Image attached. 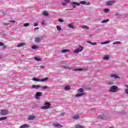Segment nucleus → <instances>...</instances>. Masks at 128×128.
<instances>
[{
    "label": "nucleus",
    "instance_id": "nucleus-1",
    "mask_svg": "<svg viewBox=\"0 0 128 128\" xmlns=\"http://www.w3.org/2000/svg\"><path fill=\"white\" fill-rule=\"evenodd\" d=\"M62 68L66 70H72L74 72H86V70L84 68H74L68 65H62Z\"/></svg>",
    "mask_w": 128,
    "mask_h": 128
},
{
    "label": "nucleus",
    "instance_id": "nucleus-2",
    "mask_svg": "<svg viewBox=\"0 0 128 128\" xmlns=\"http://www.w3.org/2000/svg\"><path fill=\"white\" fill-rule=\"evenodd\" d=\"M84 46L79 45L78 48L74 51V54H78L79 52H82L84 50Z\"/></svg>",
    "mask_w": 128,
    "mask_h": 128
},
{
    "label": "nucleus",
    "instance_id": "nucleus-3",
    "mask_svg": "<svg viewBox=\"0 0 128 128\" xmlns=\"http://www.w3.org/2000/svg\"><path fill=\"white\" fill-rule=\"evenodd\" d=\"M42 110H48L50 108V104L48 102L44 103V106L41 107Z\"/></svg>",
    "mask_w": 128,
    "mask_h": 128
},
{
    "label": "nucleus",
    "instance_id": "nucleus-4",
    "mask_svg": "<svg viewBox=\"0 0 128 128\" xmlns=\"http://www.w3.org/2000/svg\"><path fill=\"white\" fill-rule=\"evenodd\" d=\"M118 86H113L110 87L109 92H116V90H118Z\"/></svg>",
    "mask_w": 128,
    "mask_h": 128
},
{
    "label": "nucleus",
    "instance_id": "nucleus-5",
    "mask_svg": "<svg viewBox=\"0 0 128 128\" xmlns=\"http://www.w3.org/2000/svg\"><path fill=\"white\" fill-rule=\"evenodd\" d=\"M48 80V78H46L42 79V80H40V79H38V78H32V80H34V82H46V80Z\"/></svg>",
    "mask_w": 128,
    "mask_h": 128
},
{
    "label": "nucleus",
    "instance_id": "nucleus-6",
    "mask_svg": "<svg viewBox=\"0 0 128 128\" xmlns=\"http://www.w3.org/2000/svg\"><path fill=\"white\" fill-rule=\"evenodd\" d=\"M42 96V92H36L35 94L34 98L36 100H40Z\"/></svg>",
    "mask_w": 128,
    "mask_h": 128
},
{
    "label": "nucleus",
    "instance_id": "nucleus-7",
    "mask_svg": "<svg viewBox=\"0 0 128 128\" xmlns=\"http://www.w3.org/2000/svg\"><path fill=\"white\" fill-rule=\"evenodd\" d=\"M110 55H104L102 57V60H106V62L110 60Z\"/></svg>",
    "mask_w": 128,
    "mask_h": 128
},
{
    "label": "nucleus",
    "instance_id": "nucleus-8",
    "mask_svg": "<svg viewBox=\"0 0 128 128\" xmlns=\"http://www.w3.org/2000/svg\"><path fill=\"white\" fill-rule=\"evenodd\" d=\"M8 114V110H0V114L2 116H6V114Z\"/></svg>",
    "mask_w": 128,
    "mask_h": 128
},
{
    "label": "nucleus",
    "instance_id": "nucleus-9",
    "mask_svg": "<svg viewBox=\"0 0 128 128\" xmlns=\"http://www.w3.org/2000/svg\"><path fill=\"white\" fill-rule=\"evenodd\" d=\"M110 78H113L116 80V78H120L116 74H112L110 75Z\"/></svg>",
    "mask_w": 128,
    "mask_h": 128
},
{
    "label": "nucleus",
    "instance_id": "nucleus-10",
    "mask_svg": "<svg viewBox=\"0 0 128 128\" xmlns=\"http://www.w3.org/2000/svg\"><path fill=\"white\" fill-rule=\"evenodd\" d=\"M40 86H42L40 85H32L31 86V88L32 90H38Z\"/></svg>",
    "mask_w": 128,
    "mask_h": 128
},
{
    "label": "nucleus",
    "instance_id": "nucleus-11",
    "mask_svg": "<svg viewBox=\"0 0 128 128\" xmlns=\"http://www.w3.org/2000/svg\"><path fill=\"white\" fill-rule=\"evenodd\" d=\"M79 4H84V6H90V2H88L84 1L80 2Z\"/></svg>",
    "mask_w": 128,
    "mask_h": 128
},
{
    "label": "nucleus",
    "instance_id": "nucleus-12",
    "mask_svg": "<svg viewBox=\"0 0 128 128\" xmlns=\"http://www.w3.org/2000/svg\"><path fill=\"white\" fill-rule=\"evenodd\" d=\"M52 126H54L55 128H62V126L60 124H58V123L53 124Z\"/></svg>",
    "mask_w": 128,
    "mask_h": 128
},
{
    "label": "nucleus",
    "instance_id": "nucleus-13",
    "mask_svg": "<svg viewBox=\"0 0 128 128\" xmlns=\"http://www.w3.org/2000/svg\"><path fill=\"white\" fill-rule=\"evenodd\" d=\"M116 4V1L114 0L108 1L106 3V6H112V4Z\"/></svg>",
    "mask_w": 128,
    "mask_h": 128
},
{
    "label": "nucleus",
    "instance_id": "nucleus-14",
    "mask_svg": "<svg viewBox=\"0 0 128 128\" xmlns=\"http://www.w3.org/2000/svg\"><path fill=\"white\" fill-rule=\"evenodd\" d=\"M72 6L74 8H76V6H80V3L76 2H72Z\"/></svg>",
    "mask_w": 128,
    "mask_h": 128
},
{
    "label": "nucleus",
    "instance_id": "nucleus-15",
    "mask_svg": "<svg viewBox=\"0 0 128 128\" xmlns=\"http://www.w3.org/2000/svg\"><path fill=\"white\" fill-rule=\"evenodd\" d=\"M26 46V43L21 42V43L18 44L16 46V47L17 48H22V46Z\"/></svg>",
    "mask_w": 128,
    "mask_h": 128
},
{
    "label": "nucleus",
    "instance_id": "nucleus-16",
    "mask_svg": "<svg viewBox=\"0 0 128 128\" xmlns=\"http://www.w3.org/2000/svg\"><path fill=\"white\" fill-rule=\"evenodd\" d=\"M64 89L66 91L70 90V86L66 85L64 86Z\"/></svg>",
    "mask_w": 128,
    "mask_h": 128
},
{
    "label": "nucleus",
    "instance_id": "nucleus-17",
    "mask_svg": "<svg viewBox=\"0 0 128 128\" xmlns=\"http://www.w3.org/2000/svg\"><path fill=\"white\" fill-rule=\"evenodd\" d=\"M30 128V125L27 124H24L23 125H22L20 128Z\"/></svg>",
    "mask_w": 128,
    "mask_h": 128
},
{
    "label": "nucleus",
    "instance_id": "nucleus-18",
    "mask_svg": "<svg viewBox=\"0 0 128 128\" xmlns=\"http://www.w3.org/2000/svg\"><path fill=\"white\" fill-rule=\"evenodd\" d=\"M70 52V50L68 49H64L61 50V52H62V54H64L66 52Z\"/></svg>",
    "mask_w": 128,
    "mask_h": 128
},
{
    "label": "nucleus",
    "instance_id": "nucleus-19",
    "mask_svg": "<svg viewBox=\"0 0 128 128\" xmlns=\"http://www.w3.org/2000/svg\"><path fill=\"white\" fill-rule=\"evenodd\" d=\"M42 16H48V11H43L42 12Z\"/></svg>",
    "mask_w": 128,
    "mask_h": 128
},
{
    "label": "nucleus",
    "instance_id": "nucleus-20",
    "mask_svg": "<svg viewBox=\"0 0 128 128\" xmlns=\"http://www.w3.org/2000/svg\"><path fill=\"white\" fill-rule=\"evenodd\" d=\"M76 128H86V127L84 126H82L80 124H78L75 126Z\"/></svg>",
    "mask_w": 128,
    "mask_h": 128
},
{
    "label": "nucleus",
    "instance_id": "nucleus-21",
    "mask_svg": "<svg viewBox=\"0 0 128 128\" xmlns=\"http://www.w3.org/2000/svg\"><path fill=\"white\" fill-rule=\"evenodd\" d=\"M84 96V93L78 94L75 95V98H82Z\"/></svg>",
    "mask_w": 128,
    "mask_h": 128
},
{
    "label": "nucleus",
    "instance_id": "nucleus-22",
    "mask_svg": "<svg viewBox=\"0 0 128 128\" xmlns=\"http://www.w3.org/2000/svg\"><path fill=\"white\" fill-rule=\"evenodd\" d=\"M124 86L126 88L124 89V92L126 94H128V85H125Z\"/></svg>",
    "mask_w": 128,
    "mask_h": 128
},
{
    "label": "nucleus",
    "instance_id": "nucleus-23",
    "mask_svg": "<svg viewBox=\"0 0 128 128\" xmlns=\"http://www.w3.org/2000/svg\"><path fill=\"white\" fill-rule=\"evenodd\" d=\"M68 27L70 28H72V30L76 28V27H74V26L72 24H68Z\"/></svg>",
    "mask_w": 128,
    "mask_h": 128
},
{
    "label": "nucleus",
    "instance_id": "nucleus-24",
    "mask_svg": "<svg viewBox=\"0 0 128 128\" xmlns=\"http://www.w3.org/2000/svg\"><path fill=\"white\" fill-rule=\"evenodd\" d=\"M41 24L42 26H46V20L44 19L42 20Z\"/></svg>",
    "mask_w": 128,
    "mask_h": 128
},
{
    "label": "nucleus",
    "instance_id": "nucleus-25",
    "mask_svg": "<svg viewBox=\"0 0 128 128\" xmlns=\"http://www.w3.org/2000/svg\"><path fill=\"white\" fill-rule=\"evenodd\" d=\"M36 118V116H28V120H34Z\"/></svg>",
    "mask_w": 128,
    "mask_h": 128
},
{
    "label": "nucleus",
    "instance_id": "nucleus-26",
    "mask_svg": "<svg viewBox=\"0 0 128 128\" xmlns=\"http://www.w3.org/2000/svg\"><path fill=\"white\" fill-rule=\"evenodd\" d=\"M109 20H108V19L102 20L101 22V24H106V23L108 22Z\"/></svg>",
    "mask_w": 128,
    "mask_h": 128
},
{
    "label": "nucleus",
    "instance_id": "nucleus-27",
    "mask_svg": "<svg viewBox=\"0 0 128 128\" xmlns=\"http://www.w3.org/2000/svg\"><path fill=\"white\" fill-rule=\"evenodd\" d=\"M72 118L74 120H78L80 118V116L74 115Z\"/></svg>",
    "mask_w": 128,
    "mask_h": 128
},
{
    "label": "nucleus",
    "instance_id": "nucleus-28",
    "mask_svg": "<svg viewBox=\"0 0 128 128\" xmlns=\"http://www.w3.org/2000/svg\"><path fill=\"white\" fill-rule=\"evenodd\" d=\"M38 46H37L36 45H33L32 47L31 48L32 50H38Z\"/></svg>",
    "mask_w": 128,
    "mask_h": 128
},
{
    "label": "nucleus",
    "instance_id": "nucleus-29",
    "mask_svg": "<svg viewBox=\"0 0 128 128\" xmlns=\"http://www.w3.org/2000/svg\"><path fill=\"white\" fill-rule=\"evenodd\" d=\"M81 28L83 30H88V28H89L88 26H86V25L81 26Z\"/></svg>",
    "mask_w": 128,
    "mask_h": 128
},
{
    "label": "nucleus",
    "instance_id": "nucleus-30",
    "mask_svg": "<svg viewBox=\"0 0 128 128\" xmlns=\"http://www.w3.org/2000/svg\"><path fill=\"white\" fill-rule=\"evenodd\" d=\"M35 42H40V38H34Z\"/></svg>",
    "mask_w": 128,
    "mask_h": 128
},
{
    "label": "nucleus",
    "instance_id": "nucleus-31",
    "mask_svg": "<svg viewBox=\"0 0 128 128\" xmlns=\"http://www.w3.org/2000/svg\"><path fill=\"white\" fill-rule=\"evenodd\" d=\"M107 84H108V86H112V84H114V82L108 81Z\"/></svg>",
    "mask_w": 128,
    "mask_h": 128
},
{
    "label": "nucleus",
    "instance_id": "nucleus-32",
    "mask_svg": "<svg viewBox=\"0 0 128 128\" xmlns=\"http://www.w3.org/2000/svg\"><path fill=\"white\" fill-rule=\"evenodd\" d=\"M103 11L106 14L108 12H110V10L108 8H105L103 10Z\"/></svg>",
    "mask_w": 128,
    "mask_h": 128
},
{
    "label": "nucleus",
    "instance_id": "nucleus-33",
    "mask_svg": "<svg viewBox=\"0 0 128 128\" xmlns=\"http://www.w3.org/2000/svg\"><path fill=\"white\" fill-rule=\"evenodd\" d=\"M34 60H36V62H41L42 61V59L38 57H35L34 58Z\"/></svg>",
    "mask_w": 128,
    "mask_h": 128
},
{
    "label": "nucleus",
    "instance_id": "nucleus-34",
    "mask_svg": "<svg viewBox=\"0 0 128 128\" xmlns=\"http://www.w3.org/2000/svg\"><path fill=\"white\" fill-rule=\"evenodd\" d=\"M110 41H106L105 42H102L101 44H110Z\"/></svg>",
    "mask_w": 128,
    "mask_h": 128
},
{
    "label": "nucleus",
    "instance_id": "nucleus-35",
    "mask_svg": "<svg viewBox=\"0 0 128 128\" xmlns=\"http://www.w3.org/2000/svg\"><path fill=\"white\" fill-rule=\"evenodd\" d=\"M56 28L58 32H60V30H62V28H60V26H57Z\"/></svg>",
    "mask_w": 128,
    "mask_h": 128
},
{
    "label": "nucleus",
    "instance_id": "nucleus-36",
    "mask_svg": "<svg viewBox=\"0 0 128 128\" xmlns=\"http://www.w3.org/2000/svg\"><path fill=\"white\" fill-rule=\"evenodd\" d=\"M78 92H84V88H79L78 90Z\"/></svg>",
    "mask_w": 128,
    "mask_h": 128
},
{
    "label": "nucleus",
    "instance_id": "nucleus-37",
    "mask_svg": "<svg viewBox=\"0 0 128 128\" xmlns=\"http://www.w3.org/2000/svg\"><path fill=\"white\" fill-rule=\"evenodd\" d=\"M40 88H42V90H48V86H41Z\"/></svg>",
    "mask_w": 128,
    "mask_h": 128
},
{
    "label": "nucleus",
    "instance_id": "nucleus-38",
    "mask_svg": "<svg viewBox=\"0 0 128 128\" xmlns=\"http://www.w3.org/2000/svg\"><path fill=\"white\" fill-rule=\"evenodd\" d=\"M6 117H2V118H0V121H2V120H6Z\"/></svg>",
    "mask_w": 128,
    "mask_h": 128
},
{
    "label": "nucleus",
    "instance_id": "nucleus-39",
    "mask_svg": "<svg viewBox=\"0 0 128 128\" xmlns=\"http://www.w3.org/2000/svg\"><path fill=\"white\" fill-rule=\"evenodd\" d=\"M113 44H120V42H116L113 43Z\"/></svg>",
    "mask_w": 128,
    "mask_h": 128
},
{
    "label": "nucleus",
    "instance_id": "nucleus-40",
    "mask_svg": "<svg viewBox=\"0 0 128 128\" xmlns=\"http://www.w3.org/2000/svg\"><path fill=\"white\" fill-rule=\"evenodd\" d=\"M30 26V24L28 23H26V24H24V26H25V28L26 26Z\"/></svg>",
    "mask_w": 128,
    "mask_h": 128
},
{
    "label": "nucleus",
    "instance_id": "nucleus-41",
    "mask_svg": "<svg viewBox=\"0 0 128 128\" xmlns=\"http://www.w3.org/2000/svg\"><path fill=\"white\" fill-rule=\"evenodd\" d=\"M62 6H68V4H66V2H62Z\"/></svg>",
    "mask_w": 128,
    "mask_h": 128
},
{
    "label": "nucleus",
    "instance_id": "nucleus-42",
    "mask_svg": "<svg viewBox=\"0 0 128 128\" xmlns=\"http://www.w3.org/2000/svg\"><path fill=\"white\" fill-rule=\"evenodd\" d=\"M91 44H92V46H96L98 44L96 42H92Z\"/></svg>",
    "mask_w": 128,
    "mask_h": 128
},
{
    "label": "nucleus",
    "instance_id": "nucleus-43",
    "mask_svg": "<svg viewBox=\"0 0 128 128\" xmlns=\"http://www.w3.org/2000/svg\"><path fill=\"white\" fill-rule=\"evenodd\" d=\"M120 15V13L118 12H116L114 13V16H118Z\"/></svg>",
    "mask_w": 128,
    "mask_h": 128
},
{
    "label": "nucleus",
    "instance_id": "nucleus-44",
    "mask_svg": "<svg viewBox=\"0 0 128 128\" xmlns=\"http://www.w3.org/2000/svg\"><path fill=\"white\" fill-rule=\"evenodd\" d=\"M99 118H104V115H100L98 116Z\"/></svg>",
    "mask_w": 128,
    "mask_h": 128
},
{
    "label": "nucleus",
    "instance_id": "nucleus-45",
    "mask_svg": "<svg viewBox=\"0 0 128 128\" xmlns=\"http://www.w3.org/2000/svg\"><path fill=\"white\" fill-rule=\"evenodd\" d=\"M8 22H12L13 24H14V22H16V20H8Z\"/></svg>",
    "mask_w": 128,
    "mask_h": 128
},
{
    "label": "nucleus",
    "instance_id": "nucleus-46",
    "mask_svg": "<svg viewBox=\"0 0 128 128\" xmlns=\"http://www.w3.org/2000/svg\"><path fill=\"white\" fill-rule=\"evenodd\" d=\"M58 22H64V20H62V19H58Z\"/></svg>",
    "mask_w": 128,
    "mask_h": 128
},
{
    "label": "nucleus",
    "instance_id": "nucleus-47",
    "mask_svg": "<svg viewBox=\"0 0 128 128\" xmlns=\"http://www.w3.org/2000/svg\"><path fill=\"white\" fill-rule=\"evenodd\" d=\"M34 26H38V22L34 23Z\"/></svg>",
    "mask_w": 128,
    "mask_h": 128
},
{
    "label": "nucleus",
    "instance_id": "nucleus-48",
    "mask_svg": "<svg viewBox=\"0 0 128 128\" xmlns=\"http://www.w3.org/2000/svg\"><path fill=\"white\" fill-rule=\"evenodd\" d=\"M8 48V46H3V50H6Z\"/></svg>",
    "mask_w": 128,
    "mask_h": 128
},
{
    "label": "nucleus",
    "instance_id": "nucleus-49",
    "mask_svg": "<svg viewBox=\"0 0 128 128\" xmlns=\"http://www.w3.org/2000/svg\"><path fill=\"white\" fill-rule=\"evenodd\" d=\"M64 2L67 4H70V0H64Z\"/></svg>",
    "mask_w": 128,
    "mask_h": 128
},
{
    "label": "nucleus",
    "instance_id": "nucleus-50",
    "mask_svg": "<svg viewBox=\"0 0 128 128\" xmlns=\"http://www.w3.org/2000/svg\"><path fill=\"white\" fill-rule=\"evenodd\" d=\"M40 68L44 69L46 68V66H40Z\"/></svg>",
    "mask_w": 128,
    "mask_h": 128
},
{
    "label": "nucleus",
    "instance_id": "nucleus-51",
    "mask_svg": "<svg viewBox=\"0 0 128 128\" xmlns=\"http://www.w3.org/2000/svg\"><path fill=\"white\" fill-rule=\"evenodd\" d=\"M0 46H4V43L0 42Z\"/></svg>",
    "mask_w": 128,
    "mask_h": 128
},
{
    "label": "nucleus",
    "instance_id": "nucleus-52",
    "mask_svg": "<svg viewBox=\"0 0 128 128\" xmlns=\"http://www.w3.org/2000/svg\"><path fill=\"white\" fill-rule=\"evenodd\" d=\"M88 44H92V42L90 40L87 41Z\"/></svg>",
    "mask_w": 128,
    "mask_h": 128
},
{
    "label": "nucleus",
    "instance_id": "nucleus-53",
    "mask_svg": "<svg viewBox=\"0 0 128 128\" xmlns=\"http://www.w3.org/2000/svg\"><path fill=\"white\" fill-rule=\"evenodd\" d=\"M40 30V28L38 27V28H34V30Z\"/></svg>",
    "mask_w": 128,
    "mask_h": 128
},
{
    "label": "nucleus",
    "instance_id": "nucleus-54",
    "mask_svg": "<svg viewBox=\"0 0 128 128\" xmlns=\"http://www.w3.org/2000/svg\"><path fill=\"white\" fill-rule=\"evenodd\" d=\"M74 9H67L66 10H72Z\"/></svg>",
    "mask_w": 128,
    "mask_h": 128
},
{
    "label": "nucleus",
    "instance_id": "nucleus-55",
    "mask_svg": "<svg viewBox=\"0 0 128 128\" xmlns=\"http://www.w3.org/2000/svg\"><path fill=\"white\" fill-rule=\"evenodd\" d=\"M60 116H64V113H61Z\"/></svg>",
    "mask_w": 128,
    "mask_h": 128
}]
</instances>
